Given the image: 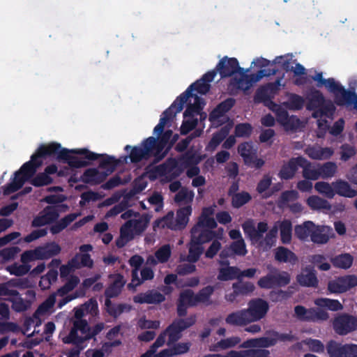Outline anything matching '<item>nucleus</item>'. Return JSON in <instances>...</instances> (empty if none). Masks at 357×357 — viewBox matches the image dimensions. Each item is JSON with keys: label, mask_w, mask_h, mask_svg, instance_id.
Wrapping results in <instances>:
<instances>
[{"label": "nucleus", "mask_w": 357, "mask_h": 357, "mask_svg": "<svg viewBox=\"0 0 357 357\" xmlns=\"http://www.w3.org/2000/svg\"><path fill=\"white\" fill-rule=\"evenodd\" d=\"M178 112L174 105H171L162 114L159 123L153 130L154 136L144 139L139 145H126L124 147L126 155L123 156H167L166 144L169 132H164V128L173 120Z\"/></svg>", "instance_id": "obj_1"}, {"label": "nucleus", "mask_w": 357, "mask_h": 357, "mask_svg": "<svg viewBox=\"0 0 357 357\" xmlns=\"http://www.w3.org/2000/svg\"><path fill=\"white\" fill-rule=\"evenodd\" d=\"M197 158H169L165 164L158 166H150L146 176L151 180L160 178L162 181H169L184 170L188 177L197 176L199 169L197 166Z\"/></svg>", "instance_id": "obj_2"}, {"label": "nucleus", "mask_w": 357, "mask_h": 357, "mask_svg": "<svg viewBox=\"0 0 357 357\" xmlns=\"http://www.w3.org/2000/svg\"><path fill=\"white\" fill-rule=\"evenodd\" d=\"M98 314V303L94 298H91L80 307L75 308V317L76 320L74 321L73 328L68 335L63 337V342L68 344H79L90 338L91 334L89 331L87 322L82 319V317L87 314L95 317Z\"/></svg>", "instance_id": "obj_3"}, {"label": "nucleus", "mask_w": 357, "mask_h": 357, "mask_svg": "<svg viewBox=\"0 0 357 357\" xmlns=\"http://www.w3.org/2000/svg\"><path fill=\"white\" fill-rule=\"evenodd\" d=\"M121 218L128 220L121 227L120 237L116 240V245L119 248L123 247L135 236L144 232L150 220L146 215H140L132 211L123 213Z\"/></svg>", "instance_id": "obj_4"}, {"label": "nucleus", "mask_w": 357, "mask_h": 357, "mask_svg": "<svg viewBox=\"0 0 357 357\" xmlns=\"http://www.w3.org/2000/svg\"><path fill=\"white\" fill-rule=\"evenodd\" d=\"M215 208V205L203 208L198 222L191 230L193 242L206 243L214 237L211 229L217 226L213 216Z\"/></svg>", "instance_id": "obj_5"}, {"label": "nucleus", "mask_w": 357, "mask_h": 357, "mask_svg": "<svg viewBox=\"0 0 357 357\" xmlns=\"http://www.w3.org/2000/svg\"><path fill=\"white\" fill-rule=\"evenodd\" d=\"M112 156L107 153H96L86 148L66 149L56 142L48 144H40L36 151L31 156Z\"/></svg>", "instance_id": "obj_6"}, {"label": "nucleus", "mask_w": 357, "mask_h": 357, "mask_svg": "<svg viewBox=\"0 0 357 357\" xmlns=\"http://www.w3.org/2000/svg\"><path fill=\"white\" fill-rule=\"evenodd\" d=\"M217 73L218 70H216V68L208 71L206 73L203 75L199 79H197L190 85L183 93L178 96L172 104L174 105V107L176 109V112L182 111L184 104L190 96H192L193 91H196L197 93L202 95L206 94L211 89L210 82H213L217 75Z\"/></svg>", "instance_id": "obj_7"}, {"label": "nucleus", "mask_w": 357, "mask_h": 357, "mask_svg": "<svg viewBox=\"0 0 357 357\" xmlns=\"http://www.w3.org/2000/svg\"><path fill=\"white\" fill-rule=\"evenodd\" d=\"M278 69L274 68L260 70L255 74H250V78L247 77H238L235 75L229 82L227 89L231 95H236L239 91L245 92L248 91L253 84L259 82L262 77L277 74Z\"/></svg>", "instance_id": "obj_8"}, {"label": "nucleus", "mask_w": 357, "mask_h": 357, "mask_svg": "<svg viewBox=\"0 0 357 357\" xmlns=\"http://www.w3.org/2000/svg\"><path fill=\"white\" fill-rule=\"evenodd\" d=\"M79 280L77 276H71L66 284L60 288L56 293L50 296L41 305H39L34 314L41 321V323L54 311V306L56 296H64L72 291L79 283Z\"/></svg>", "instance_id": "obj_9"}, {"label": "nucleus", "mask_w": 357, "mask_h": 357, "mask_svg": "<svg viewBox=\"0 0 357 357\" xmlns=\"http://www.w3.org/2000/svg\"><path fill=\"white\" fill-rule=\"evenodd\" d=\"M40 158H31V160L22 165L15 173L12 182L4 189V194L9 195L20 189L24 182L30 178L41 165Z\"/></svg>", "instance_id": "obj_10"}, {"label": "nucleus", "mask_w": 357, "mask_h": 357, "mask_svg": "<svg viewBox=\"0 0 357 357\" xmlns=\"http://www.w3.org/2000/svg\"><path fill=\"white\" fill-rule=\"evenodd\" d=\"M110 282L111 284L105 291V296L107 298L105 301V307L109 314L116 317L121 314L126 307L124 305L114 306L109 299L120 294L126 280L121 275L116 274L110 276Z\"/></svg>", "instance_id": "obj_11"}, {"label": "nucleus", "mask_w": 357, "mask_h": 357, "mask_svg": "<svg viewBox=\"0 0 357 357\" xmlns=\"http://www.w3.org/2000/svg\"><path fill=\"white\" fill-rule=\"evenodd\" d=\"M291 340V337L289 335L273 332L266 337L248 340L241 343L239 347L243 349L266 348L273 346L278 342L290 341Z\"/></svg>", "instance_id": "obj_12"}, {"label": "nucleus", "mask_w": 357, "mask_h": 357, "mask_svg": "<svg viewBox=\"0 0 357 357\" xmlns=\"http://www.w3.org/2000/svg\"><path fill=\"white\" fill-rule=\"evenodd\" d=\"M114 158H105V161L98 169H89L84 173V179L87 182L98 183L103 178V175H107L113 172L114 167L112 164Z\"/></svg>", "instance_id": "obj_13"}, {"label": "nucleus", "mask_w": 357, "mask_h": 357, "mask_svg": "<svg viewBox=\"0 0 357 357\" xmlns=\"http://www.w3.org/2000/svg\"><path fill=\"white\" fill-rule=\"evenodd\" d=\"M357 286V277L346 275L330 281L328 290L332 294H342Z\"/></svg>", "instance_id": "obj_14"}, {"label": "nucleus", "mask_w": 357, "mask_h": 357, "mask_svg": "<svg viewBox=\"0 0 357 357\" xmlns=\"http://www.w3.org/2000/svg\"><path fill=\"white\" fill-rule=\"evenodd\" d=\"M268 304L266 301L257 298L250 301L248 303V307L245 309L250 322H255L264 318L268 310Z\"/></svg>", "instance_id": "obj_15"}, {"label": "nucleus", "mask_w": 357, "mask_h": 357, "mask_svg": "<svg viewBox=\"0 0 357 357\" xmlns=\"http://www.w3.org/2000/svg\"><path fill=\"white\" fill-rule=\"evenodd\" d=\"M333 328L339 335H346L357 329V319L348 314L340 315L333 321Z\"/></svg>", "instance_id": "obj_16"}, {"label": "nucleus", "mask_w": 357, "mask_h": 357, "mask_svg": "<svg viewBox=\"0 0 357 357\" xmlns=\"http://www.w3.org/2000/svg\"><path fill=\"white\" fill-rule=\"evenodd\" d=\"M215 68L221 78L231 77L236 73L238 60L236 58H229L225 56L219 61Z\"/></svg>", "instance_id": "obj_17"}, {"label": "nucleus", "mask_w": 357, "mask_h": 357, "mask_svg": "<svg viewBox=\"0 0 357 357\" xmlns=\"http://www.w3.org/2000/svg\"><path fill=\"white\" fill-rule=\"evenodd\" d=\"M331 357H356L357 344L341 345L331 343L328 348Z\"/></svg>", "instance_id": "obj_18"}, {"label": "nucleus", "mask_w": 357, "mask_h": 357, "mask_svg": "<svg viewBox=\"0 0 357 357\" xmlns=\"http://www.w3.org/2000/svg\"><path fill=\"white\" fill-rule=\"evenodd\" d=\"M197 305L196 295L190 289H185L180 293L177 311L179 316H184L188 307Z\"/></svg>", "instance_id": "obj_19"}, {"label": "nucleus", "mask_w": 357, "mask_h": 357, "mask_svg": "<svg viewBox=\"0 0 357 357\" xmlns=\"http://www.w3.org/2000/svg\"><path fill=\"white\" fill-rule=\"evenodd\" d=\"M335 102L338 106L354 105V108L357 109V95L354 91L347 90L341 85L335 95Z\"/></svg>", "instance_id": "obj_20"}, {"label": "nucleus", "mask_w": 357, "mask_h": 357, "mask_svg": "<svg viewBox=\"0 0 357 357\" xmlns=\"http://www.w3.org/2000/svg\"><path fill=\"white\" fill-rule=\"evenodd\" d=\"M242 227L244 233L248 236L252 244L259 241V234L265 233L268 229V225L264 222H259L257 227L255 228V223L251 220L245 221L243 224Z\"/></svg>", "instance_id": "obj_21"}, {"label": "nucleus", "mask_w": 357, "mask_h": 357, "mask_svg": "<svg viewBox=\"0 0 357 357\" xmlns=\"http://www.w3.org/2000/svg\"><path fill=\"white\" fill-rule=\"evenodd\" d=\"M324 102L325 98L322 93L319 90H315L310 94L306 108L310 111H314L312 116L316 118L318 116L317 114L319 112H320L321 114L325 113L321 109Z\"/></svg>", "instance_id": "obj_22"}, {"label": "nucleus", "mask_w": 357, "mask_h": 357, "mask_svg": "<svg viewBox=\"0 0 357 357\" xmlns=\"http://www.w3.org/2000/svg\"><path fill=\"white\" fill-rule=\"evenodd\" d=\"M236 100L228 98L220 102L209 114L208 119L213 123L228 112L235 105Z\"/></svg>", "instance_id": "obj_23"}, {"label": "nucleus", "mask_w": 357, "mask_h": 357, "mask_svg": "<svg viewBox=\"0 0 357 357\" xmlns=\"http://www.w3.org/2000/svg\"><path fill=\"white\" fill-rule=\"evenodd\" d=\"M192 211L191 205L185 206L178 209L176 214V223L171 225L172 230H181L184 229L189 222Z\"/></svg>", "instance_id": "obj_24"}, {"label": "nucleus", "mask_w": 357, "mask_h": 357, "mask_svg": "<svg viewBox=\"0 0 357 357\" xmlns=\"http://www.w3.org/2000/svg\"><path fill=\"white\" fill-rule=\"evenodd\" d=\"M332 236L333 231L331 227L315 225V229L311 234L310 240L315 243L324 244L327 243Z\"/></svg>", "instance_id": "obj_25"}, {"label": "nucleus", "mask_w": 357, "mask_h": 357, "mask_svg": "<svg viewBox=\"0 0 357 357\" xmlns=\"http://www.w3.org/2000/svg\"><path fill=\"white\" fill-rule=\"evenodd\" d=\"M225 322L233 326H245L251 323L245 309L229 314L225 318Z\"/></svg>", "instance_id": "obj_26"}, {"label": "nucleus", "mask_w": 357, "mask_h": 357, "mask_svg": "<svg viewBox=\"0 0 357 357\" xmlns=\"http://www.w3.org/2000/svg\"><path fill=\"white\" fill-rule=\"evenodd\" d=\"M241 342V338L238 336H230L222 339L211 344L209 347L211 351L218 352L223 350L234 348Z\"/></svg>", "instance_id": "obj_27"}, {"label": "nucleus", "mask_w": 357, "mask_h": 357, "mask_svg": "<svg viewBox=\"0 0 357 357\" xmlns=\"http://www.w3.org/2000/svg\"><path fill=\"white\" fill-rule=\"evenodd\" d=\"M300 159V166L303 167V176L310 180H317L320 178V165L317 163H310L304 158H298Z\"/></svg>", "instance_id": "obj_28"}, {"label": "nucleus", "mask_w": 357, "mask_h": 357, "mask_svg": "<svg viewBox=\"0 0 357 357\" xmlns=\"http://www.w3.org/2000/svg\"><path fill=\"white\" fill-rule=\"evenodd\" d=\"M278 231V226L275 225L274 227L266 234L264 238V233L259 234V239L257 242H255L254 245H256L264 250L270 249L275 243Z\"/></svg>", "instance_id": "obj_29"}, {"label": "nucleus", "mask_w": 357, "mask_h": 357, "mask_svg": "<svg viewBox=\"0 0 357 357\" xmlns=\"http://www.w3.org/2000/svg\"><path fill=\"white\" fill-rule=\"evenodd\" d=\"M56 171L57 167L56 165H50L45 168L44 172L36 175V176L32 179L31 183L37 187L49 185L52 182L51 175L55 174Z\"/></svg>", "instance_id": "obj_30"}, {"label": "nucleus", "mask_w": 357, "mask_h": 357, "mask_svg": "<svg viewBox=\"0 0 357 357\" xmlns=\"http://www.w3.org/2000/svg\"><path fill=\"white\" fill-rule=\"evenodd\" d=\"M248 252L246 245L243 239L234 241L229 248L224 249L220 255V258H226L231 254L238 256H245Z\"/></svg>", "instance_id": "obj_31"}, {"label": "nucleus", "mask_w": 357, "mask_h": 357, "mask_svg": "<svg viewBox=\"0 0 357 357\" xmlns=\"http://www.w3.org/2000/svg\"><path fill=\"white\" fill-rule=\"evenodd\" d=\"M144 263V259L139 255H134L129 259L130 265L134 268L132 273V281L128 284V288L134 290L136 287L141 284L140 278L138 276V269Z\"/></svg>", "instance_id": "obj_32"}, {"label": "nucleus", "mask_w": 357, "mask_h": 357, "mask_svg": "<svg viewBox=\"0 0 357 357\" xmlns=\"http://www.w3.org/2000/svg\"><path fill=\"white\" fill-rule=\"evenodd\" d=\"M312 79L314 81H317V87H321L322 86H324L329 92L334 94V96L337 92L338 89H340L341 84L336 82L334 78H328L324 79L323 77V73L321 72L317 73L315 75L312 77Z\"/></svg>", "instance_id": "obj_33"}, {"label": "nucleus", "mask_w": 357, "mask_h": 357, "mask_svg": "<svg viewBox=\"0 0 357 357\" xmlns=\"http://www.w3.org/2000/svg\"><path fill=\"white\" fill-rule=\"evenodd\" d=\"M172 253L171 247L169 245H162L155 253V255H150L146 259L149 265H156L158 263L166 262Z\"/></svg>", "instance_id": "obj_34"}, {"label": "nucleus", "mask_w": 357, "mask_h": 357, "mask_svg": "<svg viewBox=\"0 0 357 357\" xmlns=\"http://www.w3.org/2000/svg\"><path fill=\"white\" fill-rule=\"evenodd\" d=\"M165 300V296L155 291H149L134 297V301L138 303H159Z\"/></svg>", "instance_id": "obj_35"}, {"label": "nucleus", "mask_w": 357, "mask_h": 357, "mask_svg": "<svg viewBox=\"0 0 357 357\" xmlns=\"http://www.w3.org/2000/svg\"><path fill=\"white\" fill-rule=\"evenodd\" d=\"M120 344L116 340L112 342H105L100 347L89 349L86 351L87 357H107L112 352V348Z\"/></svg>", "instance_id": "obj_36"}, {"label": "nucleus", "mask_w": 357, "mask_h": 357, "mask_svg": "<svg viewBox=\"0 0 357 357\" xmlns=\"http://www.w3.org/2000/svg\"><path fill=\"white\" fill-rule=\"evenodd\" d=\"M297 280L301 285L307 287H314L318 282L315 272L311 268L303 269Z\"/></svg>", "instance_id": "obj_37"}, {"label": "nucleus", "mask_w": 357, "mask_h": 357, "mask_svg": "<svg viewBox=\"0 0 357 357\" xmlns=\"http://www.w3.org/2000/svg\"><path fill=\"white\" fill-rule=\"evenodd\" d=\"M333 185L335 188V194L337 193L340 196L352 198L357 195V191L352 189L347 181L337 180L333 182Z\"/></svg>", "instance_id": "obj_38"}, {"label": "nucleus", "mask_w": 357, "mask_h": 357, "mask_svg": "<svg viewBox=\"0 0 357 357\" xmlns=\"http://www.w3.org/2000/svg\"><path fill=\"white\" fill-rule=\"evenodd\" d=\"M315 224L312 221H305L303 224L296 225L294 228L295 235L301 240L306 241L311 236Z\"/></svg>", "instance_id": "obj_39"}, {"label": "nucleus", "mask_w": 357, "mask_h": 357, "mask_svg": "<svg viewBox=\"0 0 357 357\" xmlns=\"http://www.w3.org/2000/svg\"><path fill=\"white\" fill-rule=\"evenodd\" d=\"M275 258L277 261L282 263L294 264L297 261L295 254L284 247H279L275 250Z\"/></svg>", "instance_id": "obj_40"}, {"label": "nucleus", "mask_w": 357, "mask_h": 357, "mask_svg": "<svg viewBox=\"0 0 357 357\" xmlns=\"http://www.w3.org/2000/svg\"><path fill=\"white\" fill-rule=\"evenodd\" d=\"M57 218V213L55 210L52 208H45L40 215L34 219L33 225L34 226H41L51 222Z\"/></svg>", "instance_id": "obj_41"}, {"label": "nucleus", "mask_w": 357, "mask_h": 357, "mask_svg": "<svg viewBox=\"0 0 357 357\" xmlns=\"http://www.w3.org/2000/svg\"><path fill=\"white\" fill-rule=\"evenodd\" d=\"M195 197V192L185 188L178 190L175 195L174 200L178 205H190Z\"/></svg>", "instance_id": "obj_42"}, {"label": "nucleus", "mask_w": 357, "mask_h": 357, "mask_svg": "<svg viewBox=\"0 0 357 357\" xmlns=\"http://www.w3.org/2000/svg\"><path fill=\"white\" fill-rule=\"evenodd\" d=\"M40 259H47L61 252V247L56 243H47L43 246L38 247Z\"/></svg>", "instance_id": "obj_43"}, {"label": "nucleus", "mask_w": 357, "mask_h": 357, "mask_svg": "<svg viewBox=\"0 0 357 357\" xmlns=\"http://www.w3.org/2000/svg\"><path fill=\"white\" fill-rule=\"evenodd\" d=\"M240 278V270L234 266H222L219 270L218 279L227 281Z\"/></svg>", "instance_id": "obj_44"}, {"label": "nucleus", "mask_w": 357, "mask_h": 357, "mask_svg": "<svg viewBox=\"0 0 357 357\" xmlns=\"http://www.w3.org/2000/svg\"><path fill=\"white\" fill-rule=\"evenodd\" d=\"M306 203L307 206L312 210L317 211L331 209V205L328 201L317 195L310 196L307 199Z\"/></svg>", "instance_id": "obj_45"}, {"label": "nucleus", "mask_w": 357, "mask_h": 357, "mask_svg": "<svg viewBox=\"0 0 357 357\" xmlns=\"http://www.w3.org/2000/svg\"><path fill=\"white\" fill-rule=\"evenodd\" d=\"M298 165L300 166V159H298V158H293L287 165L282 167L279 174L280 177L282 179L291 178L294 176Z\"/></svg>", "instance_id": "obj_46"}, {"label": "nucleus", "mask_w": 357, "mask_h": 357, "mask_svg": "<svg viewBox=\"0 0 357 357\" xmlns=\"http://www.w3.org/2000/svg\"><path fill=\"white\" fill-rule=\"evenodd\" d=\"M314 304L321 308H326L331 311H338L343 308L342 305L337 301L327 298H320L314 301Z\"/></svg>", "instance_id": "obj_47"}, {"label": "nucleus", "mask_w": 357, "mask_h": 357, "mask_svg": "<svg viewBox=\"0 0 357 357\" xmlns=\"http://www.w3.org/2000/svg\"><path fill=\"white\" fill-rule=\"evenodd\" d=\"M275 225L278 226V229L280 231V238L282 243L287 244L291 240V223L289 220H284L281 222H276Z\"/></svg>", "instance_id": "obj_48"}, {"label": "nucleus", "mask_w": 357, "mask_h": 357, "mask_svg": "<svg viewBox=\"0 0 357 357\" xmlns=\"http://www.w3.org/2000/svg\"><path fill=\"white\" fill-rule=\"evenodd\" d=\"M8 300L12 303L13 310L18 312L25 311L30 307V302L22 298L18 291L17 295L8 298Z\"/></svg>", "instance_id": "obj_49"}, {"label": "nucleus", "mask_w": 357, "mask_h": 357, "mask_svg": "<svg viewBox=\"0 0 357 357\" xmlns=\"http://www.w3.org/2000/svg\"><path fill=\"white\" fill-rule=\"evenodd\" d=\"M353 257L348 253L340 255L332 259V263L334 266L342 269H348L350 268L353 264Z\"/></svg>", "instance_id": "obj_50"}, {"label": "nucleus", "mask_w": 357, "mask_h": 357, "mask_svg": "<svg viewBox=\"0 0 357 357\" xmlns=\"http://www.w3.org/2000/svg\"><path fill=\"white\" fill-rule=\"evenodd\" d=\"M284 105L290 110H300L303 107L304 99L296 93H290L288 100Z\"/></svg>", "instance_id": "obj_51"}, {"label": "nucleus", "mask_w": 357, "mask_h": 357, "mask_svg": "<svg viewBox=\"0 0 357 357\" xmlns=\"http://www.w3.org/2000/svg\"><path fill=\"white\" fill-rule=\"evenodd\" d=\"M314 188L317 192L328 198H333L335 196V188L333 185V183L331 184L326 182L319 181L315 183Z\"/></svg>", "instance_id": "obj_52"}, {"label": "nucleus", "mask_w": 357, "mask_h": 357, "mask_svg": "<svg viewBox=\"0 0 357 357\" xmlns=\"http://www.w3.org/2000/svg\"><path fill=\"white\" fill-rule=\"evenodd\" d=\"M71 264L78 268L82 266L91 267L93 264V261L88 254H77L71 259Z\"/></svg>", "instance_id": "obj_53"}, {"label": "nucleus", "mask_w": 357, "mask_h": 357, "mask_svg": "<svg viewBox=\"0 0 357 357\" xmlns=\"http://www.w3.org/2000/svg\"><path fill=\"white\" fill-rule=\"evenodd\" d=\"M191 238L192 236H191ZM203 243H197L193 242L192 238H191V243L189 248V255L188 256V261L190 262H195L197 261L199 256L202 255L203 252L202 248L199 245V244H202Z\"/></svg>", "instance_id": "obj_54"}, {"label": "nucleus", "mask_w": 357, "mask_h": 357, "mask_svg": "<svg viewBox=\"0 0 357 357\" xmlns=\"http://www.w3.org/2000/svg\"><path fill=\"white\" fill-rule=\"evenodd\" d=\"M58 276V272L56 270L51 269L47 273L41 277L39 282V286L43 289H48L51 284L56 281Z\"/></svg>", "instance_id": "obj_55"}, {"label": "nucleus", "mask_w": 357, "mask_h": 357, "mask_svg": "<svg viewBox=\"0 0 357 357\" xmlns=\"http://www.w3.org/2000/svg\"><path fill=\"white\" fill-rule=\"evenodd\" d=\"M77 214L73 213L66 216L59 222L55 224L51 227L52 234H57L66 227L70 222L76 219Z\"/></svg>", "instance_id": "obj_56"}, {"label": "nucleus", "mask_w": 357, "mask_h": 357, "mask_svg": "<svg viewBox=\"0 0 357 357\" xmlns=\"http://www.w3.org/2000/svg\"><path fill=\"white\" fill-rule=\"evenodd\" d=\"M176 216H174V213L173 211H169L167 214L155 222L154 227H160V228H168L172 229L171 225L175 224L176 222Z\"/></svg>", "instance_id": "obj_57"}, {"label": "nucleus", "mask_w": 357, "mask_h": 357, "mask_svg": "<svg viewBox=\"0 0 357 357\" xmlns=\"http://www.w3.org/2000/svg\"><path fill=\"white\" fill-rule=\"evenodd\" d=\"M214 291V288L211 286H207L203 288L198 294L196 295V299L197 302V305L199 303L204 304H209L210 303V297Z\"/></svg>", "instance_id": "obj_58"}, {"label": "nucleus", "mask_w": 357, "mask_h": 357, "mask_svg": "<svg viewBox=\"0 0 357 357\" xmlns=\"http://www.w3.org/2000/svg\"><path fill=\"white\" fill-rule=\"evenodd\" d=\"M310 261L321 271H326L331 268V264L324 255H313L310 258Z\"/></svg>", "instance_id": "obj_59"}, {"label": "nucleus", "mask_w": 357, "mask_h": 357, "mask_svg": "<svg viewBox=\"0 0 357 357\" xmlns=\"http://www.w3.org/2000/svg\"><path fill=\"white\" fill-rule=\"evenodd\" d=\"M337 171V166L333 162H326L324 165H320V178H328L333 176Z\"/></svg>", "instance_id": "obj_60"}, {"label": "nucleus", "mask_w": 357, "mask_h": 357, "mask_svg": "<svg viewBox=\"0 0 357 357\" xmlns=\"http://www.w3.org/2000/svg\"><path fill=\"white\" fill-rule=\"evenodd\" d=\"M41 324V321L36 318V315L33 314L32 317L28 318L25 320V331L24 333L28 335L34 334L36 333V328L39 326Z\"/></svg>", "instance_id": "obj_61"}, {"label": "nucleus", "mask_w": 357, "mask_h": 357, "mask_svg": "<svg viewBox=\"0 0 357 357\" xmlns=\"http://www.w3.org/2000/svg\"><path fill=\"white\" fill-rule=\"evenodd\" d=\"M190 347L189 342H182L175 344L172 348L165 349V351H168V357L176 355H181L188 351Z\"/></svg>", "instance_id": "obj_62"}, {"label": "nucleus", "mask_w": 357, "mask_h": 357, "mask_svg": "<svg viewBox=\"0 0 357 357\" xmlns=\"http://www.w3.org/2000/svg\"><path fill=\"white\" fill-rule=\"evenodd\" d=\"M275 287L284 286L289 283L290 275L288 273L284 271H279L278 270H273Z\"/></svg>", "instance_id": "obj_63"}, {"label": "nucleus", "mask_w": 357, "mask_h": 357, "mask_svg": "<svg viewBox=\"0 0 357 357\" xmlns=\"http://www.w3.org/2000/svg\"><path fill=\"white\" fill-rule=\"evenodd\" d=\"M252 132V127L248 123H238L235 127V135L238 137H249Z\"/></svg>", "instance_id": "obj_64"}]
</instances>
